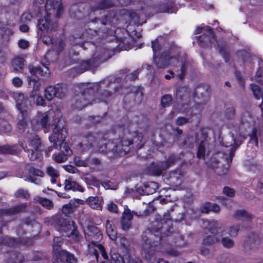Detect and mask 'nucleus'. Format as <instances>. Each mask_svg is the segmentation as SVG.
<instances>
[{
  "label": "nucleus",
  "instance_id": "1",
  "mask_svg": "<svg viewBox=\"0 0 263 263\" xmlns=\"http://www.w3.org/2000/svg\"><path fill=\"white\" fill-rule=\"evenodd\" d=\"M172 225L170 214L164 213L162 218L160 215L156 216L152 227L145 231L142 235L141 249L145 258L149 260H154L153 247L156 246L161 237L168 236Z\"/></svg>",
  "mask_w": 263,
  "mask_h": 263
},
{
  "label": "nucleus",
  "instance_id": "2",
  "mask_svg": "<svg viewBox=\"0 0 263 263\" xmlns=\"http://www.w3.org/2000/svg\"><path fill=\"white\" fill-rule=\"evenodd\" d=\"M130 139V134L127 131L124 132L122 137L112 141L102 139L99 142L98 149L111 158L122 157L130 151L132 144L137 143L139 140L141 141V136L138 135L133 140Z\"/></svg>",
  "mask_w": 263,
  "mask_h": 263
},
{
  "label": "nucleus",
  "instance_id": "3",
  "mask_svg": "<svg viewBox=\"0 0 263 263\" xmlns=\"http://www.w3.org/2000/svg\"><path fill=\"white\" fill-rule=\"evenodd\" d=\"M67 135L65 122L62 119H58L54 123L53 135L49 137V139L51 143H53L54 148L61 150L62 153H66V155H71L72 152L68 144L65 142Z\"/></svg>",
  "mask_w": 263,
  "mask_h": 263
},
{
  "label": "nucleus",
  "instance_id": "4",
  "mask_svg": "<svg viewBox=\"0 0 263 263\" xmlns=\"http://www.w3.org/2000/svg\"><path fill=\"white\" fill-rule=\"evenodd\" d=\"M202 227L207 229L212 235L205 236L202 240L204 246H211L219 242L220 234L225 230L224 226L216 220H203Z\"/></svg>",
  "mask_w": 263,
  "mask_h": 263
},
{
  "label": "nucleus",
  "instance_id": "5",
  "mask_svg": "<svg viewBox=\"0 0 263 263\" xmlns=\"http://www.w3.org/2000/svg\"><path fill=\"white\" fill-rule=\"evenodd\" d=\"M101 87V84L95 83L89 84L82 89V92L76 95L72 99V107L74 109L81 110L86 105L92 102H97L93 100L92 93L96 88L97 90Z\"/></svg>",
  "mask_w": 263,
  "mask_h": 263
},
{
  "label": "nucleus",
  "instance_id": "6",
  "mask_svg": "<svg viewBox=\"0 0 263 263\" xmlns=\"http://www.w3.org/2000/svg\"><path fill=\"white\" fill-rule=\"evenodd\" d=\"M28 145L25 146L22 144V146L24 151L28 153V156L32 161L38 159L41 152V142L37 135H31L27 137Z\"/></svg>",
  "mask_w": 263,
  "mask_h": 263
},
{
  "label": "nucleus",
  "instance_id": "7",
  "mask_svg": "<svg viewBox=\"0 0 263 263\" xmlns=\"http://www.w3.org/2000/svg\"><path fill=\"white\" fill-rule=\"evenodd\" d=\"M203 33L198 38V43L202 47H209L216 41L215 36L212 28L209 26L198 27L195 34Z\"/></svg>",
  "mask_w": 263,
  "mask_h": 263
},
{
  "label": "nucleus",
  "instance_id": "8",
  "mask_svg": "<svg viewBox=\"0 0 263 263\" xmlns=\"http://www.w3.org/2000/svg\"><path fill=\"white\" fill-rule=\"evenodd\" d=\"M37 27L38 35L42 37L45 32L51 33L52 31H55L58 27V25L56 22L50 23L49 14L47 13L44 18L39 20Z\"/></svg>",
  "mask_w": 263,
  "mask_h": 263
},
{
  "label": "nucleus",
  "instance_id": "9",
  "mask_svg": "<svg viewBox=\"0 0 263 263\" xmlns=\"http://www.w3.org/2000/svg\"><path fill=\"white\" fill-rule=\"evenodd\" d=\"M176 99L182 101L184 104H191L193 99V92L187 86L180 87L176 90Z\"/></svg>",
  "mask_w": 263,
  "mask_h": 263
},
{
  "label": "nucleus",
  "instance_id": "10",
  "mask_svg": "<svg viewBox=\"0 0 263 263\" xmlns=\"http://www.w3.org/2000/svg\"><path fill=\"white\" fill-rule=\"evenodd\" d=\"M106 59L103 57H93L91 59L82 62L78 66V71L80 73L95 68L99 66L100 62H103Z\"/></svg>",
  "mask_w": 263,
  "mask_h": 263
},
{
  "label": "nucleus",
  "instance_id": "11",
  "mask_svg": "<svg viewBox=\"0 0 263 263\" xmlns=\"http://www.w3.org/2000/svg\"><path fill=\"white\" fill-rule=\"evenodd\" d=\"M208 91L205 86H199L193 92V101L198 105H204L208 101Z\"/></svg>",
  "mask_w": 263,
  "mask_h": 263
},
{
  "label": "nucleus",
  "instance_id": "12",
  "mask_svg": "<svg viewBox=\"0 0 263 263\" xmlns=\"http://www.w3.org/2000/svg\"><path fill=\"white\" fill-rule=\"evenodd\" d=\"M111 263H142V260L139 258L134 257L129 255L122 256L116 252L110 253Z\"/></svg>",
  "mask_w": 263,
  "mask_h": 263
},
{
  "label": "nucleus",
  "instance_id": "13",
  "mask_svg": "<svg viewBox=\"0 0 263 263\" xmlns=\"http://www.w3.org/2000/svg\"><path fill=\"white\" fill-rule=\"evenodd\" d=\"M254 125L253 118L249 112H244L241 117L240 122L239 125V129L241 134L245 133L252 128Z\"/></svg>",
  "mask_w": 263,
  "mask_h": 263
},
{
  "label": "nucleus",
  "instance_id": "14",
  "mask_svg": "<svg viewBox=\"0 0 263 263\" xmlns=\"http://www.w3.org/2000/svg\"><path fill=\"white\" fill-rule=\"evenodd\" d=\"M97 83L101 84V87L99 89V90H97L96 88H95L93 93H91L93 98V100H96L97 101H99L98 102H100L104 100V97H107L111 95V92L106 90H104L103 92H102V88L103 87V85H104L105 87H108L110 84L111 82H110L109 80H105L101 81L100 82H98Z\"/></svg>",
  "mask_w": 263,
  "mask_h": 263
},
{
  "label": "nucleus",
  "instance_id": "15",
  "mask_svg": "<svg viewBox=\"0 0 263 263\" xmlns=\"http://www.w3.org/2000/svg\"><path fill=\"white\" fill-rule=\"evenodd\" d=\"M45 96L48 100L50 101L54 97L62 99L65 96V93L61 86L57 85L47 87L45 90Z\"/></svg>",
  "mask_w": 263,
  "mask_h": 263
},
{
  "label": "nucleus",
  "instance_id": "16",
  "mask_svg": "<svg viewBox=\"0 0 263 263\" xmlns=\"http://www.w3.org/2000/svg\"><path fill=\"white\" fill-rule=\"evenodd\" d=\"M98 138L93 134L86 135L83 139L78 146V148L82 152L87 151L93 146Z\"/></svg>",
  "mask_w": 263,
  "mask_h": 263
},
{
  "label": "nucleus",
  "instance_id": "17",
  "mask_svg": "<svg viewBox=\"0 0 263 263\" xmlns=\"http://www.w3.org/2000/svg\"><path fill=\"white\" fill-rule=\"evenodd\" d=\"M54 256L58 261L64 263H77L74 255L65 250H54Z\"/></svg>",
  "mask_w": 263,
  "mask_h": 263
},
{
  "label": "nucleus",
  "instance_id": "18",
  "mask_svg": "<svg viewBox=\"0 0 263 263\" xmlns=\"http://www.w3.org/2000/svg\"><path fill=\"white\" fill-rule=\"evenodd\" d=\"M260 241L258 235L255 234H250L248 235L243 243L244 249L247 251L257 249L259 246Z\"/></svg>",
  "mask_w": 263,
  "mask_h": 263
},
{
  "label": "nucleus",
  "instance_id": "19",
  "mask_svg": "<svg viewBox=\"0 0 263 263\" xmlns=\"http://www.w3.org/2000/svg\"><path fill=\"white\" fill-rule=\"evenodd\" d=\"M58 225L61 228V230L66 232L73 231L77 226L76 223L70 219H65L62 218H59L57 220Z\"/></svg>",
  "mask_w": 263,
  "mask_h": 263
},
{
  "label": "nucleus",
  "instance_id": "20",
  "mask_svg": "<svg viewBox=\"0 0 263 263\" xmlns=\"http://www.w3.org/2000/svg\"><path fill=\"white\" fill-rule=\"evenodd\" d=\"M27 207L26 203H21L8 209H3L0 210V215L11 216L16 215L24 212Z\"/></svg>",
  "mask_w": 263,
  "mask_h": 263
},
{
  "label": "nucleus",
  "instance_id": "21",
  "mask_svg": "<svg viewBox=\"0 0 263 263\" xmlns=\"http://www.w3.org/2000/svg\"><path fill=\"white\" fill-rule=\"evenodd\" d=\"M222 155L224 156V157H221V159L224 162L227 163L226 165H222L221 166H217V165L213 164V163L210 164L211 167L215 169V173L220 176L224 175L227 174L228 172L229 163L231 162L230 161V157H229L228 158L227 154ZM216 164H217L216 163Z\"/></svg>",
  "mask_w": 263,
  "mask_h": 263
},
{
  "label": "nucleus",
  "instance_id": "22",
  "mask_svg": "<svg viewBox=\"0 0 263 263\" xmlns=\"http://www.w3.org/2000/svg\"><path fill=\"white\" fill-rule=\"evenodd\" d=\"M64 189L65 191L72 190L80 192L84 191L83 187L71 177H69L65 180Z\"/></svg>",
  "mask_w": 263,
  "mask_h": 263
},
{
  "label": "nucleus",
  "instance_id": "23",
  "mask_svg": "<svg viewBox=\"0 0 263 263\" xmlns=\"http://www.w3.org/2000/svg\"><path fill=\"white\" fill-rule=\"evenodd\" d=\"M233 217L237 220L250 221L253 218V215L245 210H237L234 212Z\"/></svg>",
  "mask_w": 263,
  "mask_h": 263
},
{
  "label": "nucleus",
  "instance_id": "24",
  "mask_svg": "<svg viewBox=\"0 0 263 263\" xmlns=\"http://www.w3.org/2000/svg\"><path fill=\"white\" fill-rule=\"evenodd\" d=\"M172 59L169 55H166V53H163L161 54V57L156 55H154V60L157 67L160 68H164L168 65V60Z\"/></svg>",
  "mask_w": 263,
  "mask_h": 263
},
{
  "label": "nucleus",
  "instance_id": "25",
  "mask_svg": "<svg viewBox=\"0 0 263 263\" xmlns=\"http://www.w3.org/2000/svg\"><path fill=\"white\" fill-rule=\"evenodd\" d=\"M165 163L160 162L157 163H152L149 167V173L154 176H160L163 171L166 170Z\"/></svg>",
  "mask_w": 263,
  "mask_h": 263
},
{
  "label": "nucleus",
  "instance_id": "26",
  "mask_svg": "<svg viewBox=\"0 0 263 263\" xmlns=\"http://www.w3.org/2000/svg\"><path fill=\"white\" fill-rule=\"evenodd\" d=\"M36 122L38 125L43 128H46L49 125L48 115L47 112L39 114L35 119L32 120V123Z\"/></svg>",
  "mask_w": 263,
  "mask_h": 263
},
{
  "label": "nucleus",
  "instance_id": "27",
  "mask_svg": "<svg viewBox=\"0 0 263 263\" xmlns=\"http://www.w3.org/2000/svg\"><path fill=\"white\" fill-rule=\"evenodd\" d=\"M28 81L29 85L32 86L33 88L32 91L30 93V97L31 98H34L38 95V92L41 86V83L38 78L36 79L30 77H28Z\"/></svg>",
  "mask_w": 263,
  "mask_h": 263
},
{
  "label": "nucleus",
  "instance_id": "28",
  "mask_svg": "<svg viewBox=\"0 0 263 263\" xmlns=\"http://www.w3.org/2000/svg\"><path fill=\"white\" fill-rule=\"evenodd\" d=\"M220 210V208L219 205L211 202L204 203L200 207V211L203 213H208L210 211L218 213Z\"/></svg>",
  "mask_w": 263,
  "mask_h": 263
},
{
  "label": "nucleus",
  "instance_id": "29",
  "mask_svg": "<svg viewBox=\"0 0 263 263\" xmlns=\"http://www.w3.org/2000/svg\"><path fill=\"white\" fill-rule=\"evenodd\" d=\"M106 230L108 236L112 240H117V231L112 221L107 220L106 222Z\"/></svg>",
  "mask_w": 263,
  "mask_h": 263
},
{
  "label": "nucleus",
  "instance_id": "30",
  "mask_svg": "<svg viewBox=\"0 0 263 263\" xmlns=\"http://www.w3.org/2000/svg\"><path fill=\"white\" fill-rule=\"evenodd\" d=\"M46 173L51 178V182L56 183L57 178L60 176L59 171L52 166H48L46 168Z\"/></svg>",
  "mask_w": 263,
  "mask_h": 263
},
{
  "label": "nucleus",
  "instance_id": "31",
  "mask_svg": "<svg viewBox=\"0 0 263 263\" xmlns=\"http://www.w3.org/2000/svg\"><path fill=\"white\" fill-rule=\"evenodd\" d=\"M209 143L206 139L202 140L198 148V152L197 153V157L198 158H203L204 157L205 151L209 149Z\"/></svg>",
  "mask_w": 263,
  "mask_h": 263
},
{
  "label": "nucleus",
  "instance_id": "32",
  "mask_svg": "<svg viewBox=\"0 0 263 263\" xmlns=\"http://www.w3.org/2000/svg\"><path fill=\"white\" fill-rule=\"evenodd\" d=\"M175 8L174 7L173 4L172 2L160 4L157 6V12L158 13H172L175 12Z\"/></svg>",
  "mask_w": 263,
  "mask_h": 263
},
{
  "label": "nucleus",
  "instance_id": "33",
  "mask_svg": "<svg viewBox=\"0 0 263 263\" xmlns=\"http://www.w3.org/2000/svg\"><path fill=\"white\" fill-rule=\"evenodd\" d=\"M219 239V242H221L222 246L225 248L231 249L235 245L234 240L229 237L224 236L222 233L220 234V238Z\"/></svg>",
  "mask_w": 263,
  "mask_h": 263
},
{
  "label": "nucleus",
  "instance_id": "34",
  "mask_svg": "<svg viewBox=\"0 0 263 263\" xmlns=\"http://www.w3.org/2000/svg\"><path fill=\"white\" fill-rule=\"evenodd\" d=\"M86 201L92 209L101 210V203L98 197H89L87 199Z\"/></svg>",
  "mask_w": 263,
  "mask_h": 263
},
{
  "label": "nucleus",
  "instance_id": "35",
  "mask_svg": "<svg viewBox=\"0 0 263 263\" xmlns=\"http://www.w3.org/2000/svg\"><path fill=\"white\" fill-rule=\"evenodd\" d=\"M158 188L157 183L153 181L147 182L144 184L143 191L147 194H152L155 193Z\"/></svg>",
  "mask_w": 263,
  "mask_h": 263
},
{
  "label": "nucleus",
  "instance_id": "36",
  "mask_svg": "<svg viewBox=\"0 0 263 263\" xmlns=\"http://www.w3.org/2000/svg\"><path fill=\"white\" fill-rule=\"evenodd\" d=\"M25 167L27 168V170L28 171L30 176L32 175L34 176H37L40 177H43L44 176V172L40 169L35 168L29 164H26Z\"/></svg>",
  "mask_w": 263,
  "mask_h": 263
},
{
  "label": "nucleus",
  "instance_id": "37",
  "mask_svg": "<svg viewBox=\"0 0 263 263\" xmlns=\"http://www.w3.org/2000/svg\"><path fill=\"white\" fill-rule=\"evenodd\" d=\"M34 200L48 210H51L53 208L54 204L53 202L49 199L41 198L40 197H36L34 198Z\"/></svg>",
  "mask_w": 263,
  "mask_h": 263
},
{
  "label": "nucleus",
  "instance_id": "38",
  "mask_svg": "<svg viewBox=\"0 0 263 263\" xmlns=\"http://www.w3.org/2000/svg\"><path fill=\"white\" fill-rule=\"evenodd\" d=\"M114 4L107 0H101L98 3L97 6H94L91 8V10L95 11L98 9H104L111 8L113 6Z\"/></svg>",
  "mask_w": 263,
  "mask_h": 263
},
{
  "label": "nucleus",
  "instance_id": "39",
  "mask_svg": "<svg viewBox=\"0 0 263 263\" xmlns=\"http://www.w3.org/2000/svg\"><path fill=\"white\" fill-rule=\"evenodd\" d=\"M24 62L25 60L23 58L20 57L14 58L12 62L13 70L18 72L20 69H22L24 66Z\"/></svg>",
  "mask_w": 263,
  "mask_h": 263
},
{
  "label": "nucleus",
  "instance_id": "40",
  "mask_svg": "<svg viewBox=\"0 0 263 263\" xmlns=\"http://www.w3.org/2000/svg\"><path fill=\"white\" fill-rule=\"evenodd\" d=\"M17 149L15 146L5 145L0 146V154H16Z\"/></svg>",
  "mask_w": 263,
  "mask_h": 263
},
{
  "label": "nucleus",
  "instance_id": "41",
  "mask_svg": "<svg viewBox=\"0 0 263 263\" xmlns=\"http://www.w3.org/2000/svg\"><path fill=\"white\" fill-rule=\"evenodd\" d=\"M85 182L88 185H92L96 187L100 186V181L96 177L92 175H87L84 177Z\"/></svg>",
  "mask_w": 263,
  "mask_h": 263
},
{
  "label": "nucleus",
  "instance_id": "42",
  "mask_svg": "<svg viewBox=\"0 0 263 263\" xmlns=\"http://www.w3.org/2000/svg\"><path fill=\"white\" fill-rule=\"evenodd\" d=\"M182 176V173L181 171L177 170L172 172L170 173V179L171 183L178 184L179 183L178 181L180 180Z\"/></svg>",
  "mask_w": 263,
  "mask_h": 263
},
{
  "label": "nucleus",
  "instance_id": "43",
  "mask_svg": "<svg viewBox=\"0 0 263 263\" xmlns=\"http://www.w3.org/2000/svg\"><path fill=\"white\" fill-rule=\"evenodd\" d=\"M232 139L234 141L233 144H231V145L232 146L230 149H229V157H230V161L232 162L233 158L235 154V152L236 149L237 148V147L241 144V141L239 140H236L234 139V136H232Z\"/></svg>",
  "mask_w": 263,
  "mask_h": 263
},
{
  "label": "nucleus",
  "instance_id": "44",
  "mask_svg": "<svg viewBox=\"0 0 263 263\" xmlns=\"http://www.w3.org/2000/svg\"><path fill=\"white\" fill-rule=\"evenodd\" d=\"M190 66V63L188 62L184 61V62H181L180 64V68L178 71V73L177 74L178 77L180 80H182L186 74V71Z\"/></svg>",
  "mask_w": 263,
  "mask_h": 263
},
{
  "label": "nucleus",
  "instance_id": "45",
  "mask_svg": "<svg viewBox=\"0 0 263 263\" xmlns=\"http://www.w3.org/2000/svg\"><path fill=\"white\" fill-rule=\"evenodd\" d=\"M240 225L238 224L231 226L227 228L228 234L231 237H235L237 235L240 230Z\"/></svg>",
  "mask_w": 263,
  "mask_h": 263
},
{
  "label": "nucleus",
  "instance_id": "46",
  "mask_svg": "<svg viewBox=\"0 0 263 263\" xmlns=\"http://www.w3.org/2000/svg\"><path fill=\"white\" fill-rule=\"evenodd\" d=\"M14 98L16 102V106L17 108H23V102L25 100L24 96L23 93L16 92L14 95Z\"/></svg>",
  "mask_w": 263,
  "mask_h": 263
},
{
  "label": "nucleus",
  "instance_id": "47",
  "mask_svg": "<svg viewBox=\"0 0 263 263\" xmlns=\"http://www.w3.org/2000/svg\"><path fill=\"white\" fill-rule=\"evenodd\" d=\"M66 235L75 241H79L82 238V236L80 235L79 232L77 230V228H76L73 231L67 233Z\"/></svg>",
  "mask_w": 263,
  "mask_h": 263
},
{
  "label": "nucleus",
  "instance_id": "48",
  "mask_svg": "<svg viewBox=\"0 0 263 263\" xmlns=\"http://www.w3.org/2000/svg\"><path fill=\"white\" fill-rule=\"evenodd\" d=\"M172 97L170 95H165L162 97L161 105L163 107H166L170 106L172 102Z\"/></svg>",
  "mask_w": 263,
  "mask_h": 263
},
{
  "label": "nucleus",
  "instance_id": "49",
  "mask_svg": "<svg viewBox=\"0 0 263 263\" xmlns=\"http://www.w3.org/2000/svg\"><path fill=\"white\" fill-rule=\"evenodd\" d=\"M15 196L16 198H24L27 199L29 198L30 194L27 190L20 189L15 192Z\"/></svg>",
  "mask_w": 263,
  "mask_h": 263
},
{
  "label": "nucleus",
  "instance_id": "50",
  "mask_svg": "<svg viewBox=\"0 0 263 263\" xmlns=\"http://www.w3.org/2000/svg\"><path fill=\"white\" fill-rule=\"evenodd\" d=\"M101 184L106 190H116L118 185L110 181H101Z\"/></svg>",
  "mask_w": 263,
  "mask_h": 263
},
{
  "label": "nucleus",
  "instance_id": "51",
  "mask_svg": "<svg viewBox=\"0 0 263 263\" xmlns=\"http://www.w3.org/2000/svg\"><path fill=\"white\" fill-rule=\"evenodd\" d=\"M218 48L219 52L222 55L225 61L226 62H228L229 60V53L226 50V49L224 47V46H221V45H218Z\"/></svg>",
  "mask_w": 263,
  "mask_h": 263
},
{
  "label": "nucleus",
  "instance_id": "52",
  "mask_svg": "<svg viewBox=\"0 0 263 263\" xmlns=\"http://www.w3.org/2000/svg\"><path fill=\"white\" fill-rule=\"evenodd\" d=\"M235 116V108L234 107H230L226 110L225 117L228 120L233 119Z\"/></svg>",
  "mask_w": 263,
  "mask_h": 263
},
{
  "label": "nucleus",
  "instance_id": "53",
  "mask_svg": "<svg viewBox=\"0 0 263 263\" xmlns=\"http://www.w3.org/2000/svg\"><path fill=\"white\" fill-rule=\"evenodd\" d=\"M54 161L57 163L64 162L67 160V155L63 153H59L58 155H53Z\"/></svg>",
  "mask_w": 263,
  "mask_h": 263
},
{
  "label": "nucleus",
  "instance_id": "54",
  "mask_svg": "<svg viewBox=\"0 0 263 263\" xmlns=\"http://www.w3.org/2000/svg\"><path fill=\"white\" fill-rule=\"evenodd\" d=\"M73 212V206L71 203L65 204L63 206L62 212L65 215L70 214Z\"/></svg>",
  "mask_w": 263,
  "mask_h": 263
},
{
  "label": "nucleus",
  "instance_id": "55",
  "mask_svg": "<svg viewBox=\"0 0 263 263\" xmlns=\"http://www.w3.org/2000/svg\"><path fill=\"white\" fill-rule=\"evenodd\" d=\"M256 132L255 129H253L252 133L250 135V144L254 145L256 147L258 146V139L256 136Z\"/></svg>",
  "mask_w": 263,
  "mask_h": 263
},
{
  "label": "nucleus",
  "instance_id": "56",
  "mask_svg": "<svg viewBox=\"0 0 263 263\" xmlns=\"http://www.w3.org/2000/svg\"><path fill=\"white\" fill-rule=\"evenodd\" d=\"M118 242L124 248L127 249L129 246L128 240L123 236H120L117 238Z\"/></svg>",
  "mask_w": 263,
  "mask_h": 263
},
{
  "label": "nucleus",
  "instance_id": "57",
  "mask_svg": "<svg viewBox=\"0 0 263 263\" xmlns=\"http://www.w3.org/2000/svg\"><path fill=\"white\" fill-rule=\"evenodd\" d=\"M179 144L182 146H184L187 144L190 140V136L188 135H183L178 137Z\"/></svg>",
  "mask_w": 263,
  "mask_h": 263
},
{
  "label": "nucleus",
  "instance_id": "58",
  "mask_svg": "<svg viewBox=\"0 0 263 263\" xmlns=\"http://www.w3.org/2000/svg\"><path fill=\"white\" fill-rule=\"evenodd\" d=\"M139 73V69L135 70L134 72L126 76L125 78L126 81H134L138 78V75Z\"/></svg>",
  "mask_w": 263,
  "mask_h": 263
},
{
  "label": "nucleus",
  "instance_id": "59",
  "mask_svg": "<svg viewBox=\"0 0 263 263\" xmlns=\"http://www.w3.org/2000/svg\"><path fill=\"white\" fill-rule=\"evenodd\" d=\"M223 192L226 195L230 197H233L235 194V190L228 186L224 187Z\"/></svg>",
  "mask_w": 263,
  "mask_h": 263
},
{
  "label": "nucleus",
  "instance_id": "60",
  "mask_svg": "<svg viewBox=\"0 0 263 263\" xmlns=\"http://www.w3.org/2000/svg\"><path fill=\"white\" fill-rule=\"evenodd\" d=\"M152 47L154 53V55L156 56V55L158 54V52L160 50V46L159 45L158 39H156L155 41L152 42Z\"/></svg>",
  "mask_w": 263,
  "mask_h": 263
},
{
  "label": "nucleus",
  "instance_id": "61",
  "mask_svg": "<svg viewBox=\"0 0 263 263\" xmlns=\"http://www.w3.org/2000/svg\"><path fill=\"white\" fill-rule=\"evenodd\" d=\"M122 218L131 222L133 218V213L129 209H126L123 213Z\"/></svg>",
  "mask_w": 263,
  "mask_h": 263
},
{
  "label": "nucleus",
  "instance_id": "62",
  "mask_svg": "<svg viewBox=\"0 0 263 263\" xmlns=\"http://www.w3.org/2000/svg\"><path fill=\"white\" fill-rule=\"evenodd\" d=\"M121 226L122 230L127 231L131 227V222L122 218Z\"/></svg>",
  "mask_w": 263,
  "mask_h": 263
},
{
  "label": "nucleus",
  "instance_id": "63",
  "mask_svg": "<svg viewBox=\"0 0 263 263\" xmlns=\"http://www.w3.org/2000/svg\"><path fill=\"white\" fill-rule=\"evenodd\" d=\"M177 159V157L175 155H171L170 156L167 160L165 161H163V163H165V165L166 166V168H168L171 165H172V164H173L176 160Z\"/></svg>",
  "mask_w": 263,
  "mask_h": 263
},
{
  "label": "nucleus",
  "instance_id": "64",
  "mask_svg": "<svg viewBox=\"0 0 263 263\" xmlns=\"http://www.w3.org/2000/svg\"><path fill=\"white\" fill-rule=\"evenodd\" d=\"M256 191L260 194L263 193V177L258 178L256 186Z\"/></svg>",
  "mask_w": 263,
  "mask_h": 263
}]
</instances>
